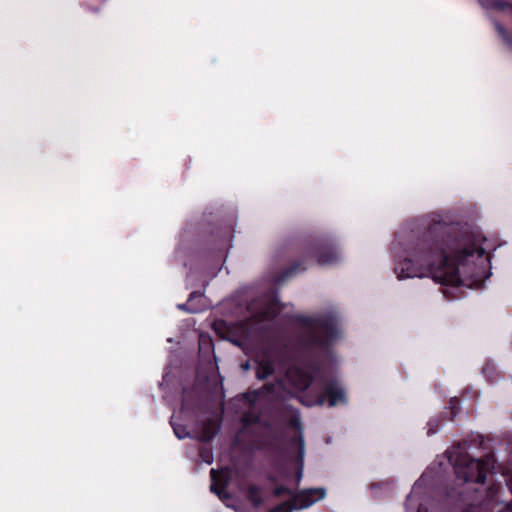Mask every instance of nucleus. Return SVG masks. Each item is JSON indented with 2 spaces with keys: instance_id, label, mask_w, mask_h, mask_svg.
<instances>
[{
  "instance_id": "obj_17",
  "label": "nucleus",
  "mask_w": 512,
  "mask_h": 512,
  "mask_svg": "<svg viewBox=\"0 0 512 512\" xmlns=\"http://www.w3.org/2000/svg\"><path fill=\"white\" fill-rule=\"evenodd\" d=\"M288 510L287 502H283L281 505L275 507L271 512H286Z\"/></svg>"
},
{
  "instance_id": "obj_3",
  "label": "nucleus",
  "mask_w": 512,
  "mask_h": 512,
  "mask_svg": "<svg viewBox=\"0 0 512 512\" xmlns=\"http://www.w3.org/2000/svg\"><path fill=\"white\" fill-rule=\"evenodd\" d=\"M494 468L495 459L492 454H488L481 459H475L468 455H463L460 456L454 464L457 478L465 483H484L487 475L492 472Z\"/></svg>"
},
{
  "instance_id": "obj_2",
  "label": "nucleus",
  "mask_w": 512,
  "mask_h": 512,
  "mask_svg": "<svg viewBox=\"0 0 512 512\" xmlns=\"http://www.w3.org/2000/svg\"><path fill=\"white\" fill-rule=\"evenodd\" d=\"M301 333L300 344L311 351L326 350L336 339L340 330L333 312L310 318L290 315V397H297L306 406L330 407L345 403V392L337 382H327L318 365L310 360L296 359L292 334Z\"/></svg>"
},
{
  "instance_id": "obj_14",
  "label": "nucleus",
  "mask_w": 512,
  "mask_h": 512,
  "mask_svg": "<svg viewBox=\"0 0 512 512\" xmlns=\"http://www.w3.org/2000/svg\"><path fill=\"white\" fill-rule=\"evenodd\" d=\"M306 269L305 266H303L302 263H291L290 262V268H289V271H290V276H292L293 274H296V273H299L301 271H304Z\"/></svg>"
},
{
  "instance_id": "obj_11",
  "label": "nucleus",
  "mask_w": 512,
  "mask_h": 512,
  "mask_svg": "<svg viewBox=\"0 0 512 512\" xmlns=\"http://www.w3.org/2000/svg\"><path fill=\"white\" fill-rule=\"evenodd\" d=\"M219 430V425L216 421H209L207 423L206 431L201 435L202 441L210 440Z\"/></svg>"
},
{
  "instance_id": "obj_16",
  "label": "nucleus",
  "mask_w": 512,
  "mask_h": 512,
  "mask_svg": "<svg viewBox=\"0 0 512 512\" xmlns=\"http://www.w3.org/2000/svg\"><path fill=\"white\" fill-rule=\"evenodd\" d=\"M202 461L206 464H211L213 461V456L210 452H202L201 453Z\"/></svg>"
},
{
  "instance_id": "obj_5",
  "label": "nucleus",
  "mask_w": 512,
  "mask_h": 512,
  "mask_svg": "<svg viewBox=\"0 0 512 512\" xmlns=\"http://www.w3.org/2000/svg\"><path fill=\"white\" fill-rule=\"evenodd\" d=\"M325 496L326 490L324 488L302 489L293 495L290 494V512L292 510L306 509L322 500Z\"/></svg>"
},
{
  "instance_id": "obj_7",
  "label": "nucleus",
  "mask_w": 512,
  "mask_h": 512,
  "mask_svg": "<svg viewBox=\"0 0 512 512\" xmlns=\"http://www.w3.org/2000/svg\"><path fill=\"white\" fill-rule=\"evenodd\" d=\"M211 492L217 494L219 498H225L227 495L225 493V487L228 484V477L230 475V470L228 468H223L221 470L211 469Z\"/></svg>"
},
{
  "instance_id": "obj_13",
  "label": "nucleus",
  "mask_w": 512,
  "mask_h": 512,
  "mask_svg": "<svg viewBox=\"0 0 512 512\" xmlns=\"http://www.w3.org/2000/svg\"><path fill=\"white\" fill-rule=\"evenodd\" d=\"M196 293L193 292L190 294V297H189V300H188V303L186 304H179L178 305V308L181 309V310H185V311H188V312H191V313H196L198 312L199 310L196 309V308H191L189 306V303L193 300V298L195 297Z\"/></svg>"
},
{
  "instance_id": "obj_20",
  "label": "nucleus",
  "mask_w": 512,
  "mask_h": 512,
  "mask_svg": "<svg viewBox=\"0 0 512 512\" xmlns=\"http://www.w3.org/2000/svg\"><path fill=\"white\" fill-rule=\"evenodd\" d=\"M279 493H280V489H277V490L275 491V494H277V495H278Z\"/></svg>"
},
{
  "instance_id": "obj_15",
  "label": "nucleus",
  "mask_w": 512,
  "mask_h": 512,
  "mask_svg": "<svg viewBox=\"0 0 512 512\" xmlns=\"http://www.w3.org/2000/svg\"><path fill=\"white\" fill-rule=\"evenodd\" d=\"M428 434L431 435V434H434L438 431L439 429V422L434 419V420H431L429 421L428 423Z\"/></svg>"
},
{
  "instance_id": "obj_21",
  "label": "nucleus",
  "mask_w": 512,
  "mask_h": 512,
  "mask_svg": "<svg viewBox=\"0 0 512 512\" xmlns=\"http://www.w3.org/2000/svg\"><path fill=\"white\" fill-rule=\"evenodd\" d=\"M417 512H421L420 509H418Z\"/></svg>"
},
{
  "instance_id": "obj_18",
  "label": "nucleus",
  "mask_w": 512,
  "mask_h": 512,
  "mask_svg": "<svg viewBox=\"0 0 512 512\" xmlns=\"http://www.w3.org/2000/svg\"><path fill=\"white\" fill-rule=\"evenodd\" d=\"M415 487H416V486H414V487H413L412 492L407 496V499H406V510H407V511H409V510H410V503H411V502H412V500H413V492H414V490H415Z\"/></svg>"
},
{
  "instance_id": "obj_8",
  "label": "nucleus",
  "mask_w": 512,
  "mask_h": 512,
  "mask_svg": "<svg viewBox=\"0 0 512 512\" xmlns=\"http://www.w3.org/2000/svg\"><path fill=\"white\" fill-rule=\"evenodd\" d=\"M279 313V307L277 303H270L268 305H265L264 308L252 317V324L251 325H257L258 327L256 329H262L266 326L262 324L265 321H271L276 318V316Z\"/></svg>"
},
{
  "instance_id": "obj_9",
  "label": "nucleus",
  "mask_w": 512,
  "mask_h": 512,
  "mask_svg": "<svg viewBox=\"0 0 512 512\" xmlns=\"http://www.w3.org/2000/svg\"><path fill=\"white\" fill-rule=\"evenodd\" d=\"M339 260V254L333 247L321 248L317 253V262L321 265L333 264Z\"/></svg>"
},
{
  "instance_id": "obj_6",
  "label": "nucleus",
  "mask_w": 512,
  "mask_h": 512,
  "mask_svg": "<svg viewBox=\"0 0 512 512\" xmlns=\"http://www.w3.org/2000/svg\"><path fill=\"white\" fill-rule=\"evenodd\" d=\"M479 2L484 8L494 9L502 12L504 15L508 17H512V2H508L505 0H479ZM495 27L499 35L502 37L503 41L507 44H512V41L510 40L504 26L499 22H495Z\"/></svg>"
},
{
  "instance_id": "obj_10",
  "label": "nucleus",
  "mask_w": 512,
  "mask_h": 512,
  "mask_svg": "<svg viewBox=\"0 0 512 512\" xmlns=\"http://www.w3.org/2000/svg\"><path fill=\"white\" fill-rule=\"evenodd\" d=\"M274 371V363L270 359H262L258 363L256 375L259 379H265L269 377Z\"/></svg>"
},
{
  "instance_id": "obj_4",
  "label": "nucleus",
  "mask_w": 512,
  "mask_h": 512,
  "mask_svg": "<svg viewBox=\"0 0 512 512\" xmlns=\"http://www.w3.org/2000/svg\"><path fill=\"white\" fill-rule=\"evenodd\" d=\"M290 472L292 469L295 474V482L299 484L303 476L304 469V439L300 416L298 411L290 408Z\"/></svg>"
},
{
  "instance_id": "obj_19",
  "label": "nucleus",
  "mask_w": 512,
  "mask_h": 512,
  "mask_svg": "<svg viewBox=\"0 0 512 512\" xmlns=\"http://www.w3.org/2000/svg\"><path fill=\"white\" fill-rule=\"evenodd\" d=\"M282 382L277 383L275 386H282Z\"/></svg>"
},
{
  "instance_id": "obj_1",
  "label": "nucleus",
  "mask_w": 512,
  "mask_h": 512,
  "mask_svg": "<svg viewBox=\"0 0 512 512\" xmlns=\"http://www.w3.org/2000/svg\"><path fill=\"white\" fill-rule=\"evenodd\" d=\"M486 242L480 231L432 213L393 242L394 270L399 279L431 277L443 285L478 287L491 275Z\"/></svg>"
},
{
  "instance_id": "obj_12",
  "label": "nucleus",
  "mask_w": 512,
  "mask_h": 512,
  "mask_svg": "<svg viewBox=\"0 0 512 512\" xmlns=\"http://www.w3.org/2000/svg\"><path fill=\"white\" fill-rule=\"evenodd\" d=\"M171 426L173 428L175 436L178 439H183V438L189 437V433L186 431V429L184 427H182L181 425H179L175 422L174 417L171 418Z\"/></svg>"
}]
</instances>
